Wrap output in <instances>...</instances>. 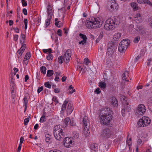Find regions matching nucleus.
<instances>
[{"label": "nucleus", "instance_id": "nucleus-1", "mask_svg": "<svg viewBox=\"0 0 152 152\" xmlns=\"http://www.w3.org/2000/svg\"><path fill=\"white\" fill-rule=\"evenodd\" d=\"M120 20L118 17L108 19L106 21L104 28L106 30H113L116 26L119 25Z\"/></svg>", "mask_w": 152, "mask_h": 152}, {"label": "nucleus", "instance_id": "nucleus-2", "mask_svg": "<svg viewBox=\"0 0 152 152\" xmlns=\"http://www.w3.org/2000/svg\"><path fill=\"white\" fill-rule=\"evenodd\" d=\"M102 22L99 18L93 17L88 20L87 22L86 23V27L88 28H97L100 27L102 24Z\"/></svg>", "mask_w": 152, "mask_h": 152}, {"label": "nucleus", "instance_id": "nucleus-3", "mask_svg": "<svg viewBox=\"0 0 152 152\" xmlns=\"http://www.w3.org/2000/svg\"><path fill=\"white\" fill-rule=\"evenodd\" d=\"M105 112L104 115H101L100 117V121L101 124L104 125L109 124L111 119V111L109 108L105 109Z\"/></svg>", "mask_w": 152, "mask_h": 152}, {"label": "nucleus", "instance_id": "nucleus-4", "mask_svg": "<svg viewBox=\"0 0 152 152\" xmlns=\"http://www.w3.org/2000/svg\"><path fill=\"white\" fill-rule=\"evenodd\" d=\"M60 125H56L53 128V135L55 138L58 140H60L62 138H64V132Z\"/></svg>", "mask_w": 152, "mask_h": 152}, {"label": "nucleus", "instance_id": "nucleus-5", "mask_svg": "<svg viewBox=\"0 0 152 152\" xmlns=\"http://www.w3.org/2000/svg\"><path fill=\"white\" fill-rule=\"evenodd\" d=\"M146 111V108L145 106L143 104H140L137 107L135 114L138 116H142L145 113Z\"/></svg>", "mask_w": 152, "mask_h": 152}, {"label": "nucleus", "instance_id": "nucleus-6", "mask_svg": "<svg viewBox=\"0 0 152 152\" xmlns=\"http://www.w3.org/2000/svg\"><path fill=\"white\" fill-rule=\"evenodd\" d=\"M112 134V133L110 130L106 128L102 130L100 136L103 139H105L110 137Z\"/></svg>", "mask_w": 152, "mask_h": 152}, {"label": "nucleus", "instance_id": "nucleus-7", "mask_svg": "<svg viewBox=\"0 0 152 152\" xmlns=\"http://www.w3.org/2000/svg\"><path fill=\"white\" fill-rule=\"evenodd\" d=\"M64 145L66 148H69L73 146L74 141L72 137H66L64 140Z\"/></svg>", "mask_w": 152, "mask_h": 152}, {"label": "nucleus", "instance_id": "nucleus-8", "mask_svg": "<svg viewBox=\"0 0 152 152\" xmlns=\"http://www.w3.org/2000/svg\"><path fill=\"white\" fill-rule=\"evenodd\" d=\"M20 43L22 44V46L21 48L17 52L18 53L19 55H18V59L21 58L22 54L24 52V50L26 47V44L24 43L25 42V40H20Z\"/></svg>", "mask_w": 152, "mask_h": 152}, {"label": "nucleus", "instance_id": "nucleus-9", "mask_svg": "<svg viewBox=\"0 0 152 152\" xmlns=\"http://www.w3.org/2000/svg\"><path fill=\"white\" fill-rule=\"evenodd\" d=\"M116 0H111L107 3V7L109 10H113L118 9V4L116 3Z\"/></svg>", "mask_w": 152, "mask_h": 152}, {"label": "nucleus", "instance_id": "nucleus-10", "mask_svg": "<svg viewBox=\"0 0 152 152\" xmlns=\"http://www.w3.org/2000/svg\"><path fill=\"white\" fill-rule=\"evenodd\" d=\"M71 56V51L69 49H68L63 57L65 59V62L66 63L69 62Z\"/></svg>", "mask_w": 152, "mask_h": 152}, {"label": "nucleus", "instance_id": "nucleus-11", "mask_svg": "<svg viewBox=\"0 0 152 152\" xmlns=\"http://www.w3.org/2000/svg\"><path fill=\"white\" fill-rule=\"evenodd\" d=\"M120 45H121L127 48L130 44V41L128 39H123L120 43Z\"/></svg>", "mask_w": 152, "mask_h": 152}, {"label": "nucleus", "instance_id": "nucleus-12", "mask_svg": "<svg viewBox=\"0 0 152 152\" xmlns=\"http://www.w3.org/2000/svg\"><path fill=\"white\" fill-rule=\"evenodd\" d=\"M110 102L111 104L114 107H117L118 106V101L115 96H112L111 97Z\"/></svg>", "mask_w": 152, "mask_h": 152}, {"label": "nucleus", "instance_id": "nucleus-13", "mask_svg": "<svg viewBox=\"0 0 152 152\" xmlns=\"http://www.w3.org/2000/svg\"><path fill=\"white\" fill-rule=\"evenodd\" d=\"M107 50V53L109 56H111L113 53L115 49L113 48V46H111V47L108 48Z\"/></svg>", "mask_w": 152, "mask_h": 152}, {"label": "nucleus", "instance_id": "nucleus-14", "mask_svg": "<svg viewBox=\"0 0 152 152\" xmlns=\"http://www.w3.org/2000/svg\"><path fill=\"white\" fill-rule=\"evenodd\" d=\"M142 119L143 120L144 126H147L148 124H149L151 123V120L148 117H143Z\"/></svg>", "mask_w": 152, "mask_h": 152}, {"label": "nucleus", "instance_id": "nucleus-15", "mask_svg": "<svg viewBox=\"0 0 152 152\" xmlns=\"http://www.w3.org/2000/svg\"><path fill=\"white\" fill-rule=\"evenodd\" d=\"M122 107L125 110V111L126 112H129L130 110L131 107L130 105H129L128 102L123 104Z\"/></svg>", "mask_w": 152, "mask_h": 152}, {"label": "nucleus", "instance_id": "nucleus-16", "mask_svg": "<svg viewBox=\"0 0 152 152\" xmlns=\"http://www.w3.org/2000/svg\"><path fill=\"white\" fill-rule=\"evenodd\" d=\"M73 105L70 103H69L67 109V112L68 114H70L72 113L74 108L72 107Z\"/></svg>", "mask_w": 152, "mask_h": 152}, {"label": "nucleus", "instance_id": "nucleus-17", "mask_svg": "<svg viewBox=\"0 0 152 152\" xmlns=\"http://www.w3.org/2000/svg\"><path fill=\"white\" fill-rule=\"evenodd\" d=\"M134 18L135 20L137 23L141 22L142 21L141 16L139 13H138L137 14L135 15Z\"/></svg>", "mask_w": 152, "mask_h": 152}, {"label": "nucleus", "instance_id": "nucleus-18", "mask_svg": "<svg viewBox=\"0 0 152 152\" xmlns=\"http://www.w3.org/2000/svg\"><path fill=\"white\" fill-rule=\"evenodd\" d=\"M127 48L126 47H125L122 45H120V44L119 43L118 48V50L119 51L120 53H122L125 52Z\"/></svg>", "mask_w": 152, "mask_h": 152}, {"label": "nucleus", "instance_id": "nucleus-19", "mask_svg": "<svg viewBox=\"0 0 152 152\" xmlns=\"http://www.w3.org/2000/svg\"><path fill=\"white\" fill-rule=\"evenodd\" d=\"M58 19L56 18L55 20V25L58 27L59 28L61 26H62L63 25V24L62 23H61L60 21H58Z\"/></svg>", "mask_w": 152, "mask_h": 152}, {"label": "nucleus", "instance_id": "nucleus-20", "mask_svg": "<svg viewBox=\"0 0 152 152\" xmlns=\"http://www.w3.org/2000/svg\"><path fill=\"white\" fill-rule=\"evenodd\" d=\"M87 118H88L86 116H85L83 118V123L84 126H87L89 125V121L88 120Z\"/></svg>", "mask_w": 152, "mask_h": 152}, {"label": "nucleus", "instance_id": "nucleus-21", "mask_svg": "<svg viewBox=\"0 0 152 152\" xmlns=\"http://www.w3.org/2000/svg\"><path fill=\"white\" fill-rule=\"evenodd\" d=\"M121 36V34L120 33H118L115 34L113 36L114 40L116 41H118L119 39L120 38Z\"/></svg>", "mask_w": 152, "mask_h": 152}, {"label": "nucleus", "instance_id": "nucleus-22", "mask_svg": "<svg viewBox=\"0 0 152 152\" xmlns=\"http://www.w3.org/2000/svg\"><path fill=\"white\" fill-rule=\"evenodd\" d=\"M131 5L134 11H136L138 9L137 4L136 3L134 2L131 3Z\"/></svg>", "mask_w": 152, "mask_h": 152}, {"label": "nucleus", "instance_id": "nucleus-23", "mask_svg": "<svg viewBox=\"0 0 152 152\" xmlns=\"http://www.w3.org/2000/svg\"><path fill=\"white\" fill-rule=\"evenodd\" d=\"M129 73L127 71H125L124 73L122 75V79L124 80H127L126 79L129 76Z\"/></svg>", "mask_w": 152, "mask_h": 152}, {"label": "nucleus", "instance_id": "nucleus-24", "mask_svg": "<svg viewBox=\"0 0 152 152\" xmlns=\"http://www.w3.org/2000/svg\"><path fill=\"white\" fill-rule=\"evenodd\" d=\"M89 125L87 126H84V133L86 135L90 133V130L89 129Z\"/></svg>", "mask_w": 152, "mask_h": 152}, {"label": "nucleus", "instance_id": "nucleus-25", "mask_svg": "<svg viewBox=\"0 0 152 152\" xmlns=\"http://www.w3.org/2000/svg\"><path fill=\"white\" fill-rule=\"evenodd\" d=\"M138 126L139 127H144V124L143 120L142 118H141L139 119L137 123Z\"/></svg>", "mask_w": 152, "mask_h": 152}, {"label": "nucleus", "instance_id": "nucleus-26", "mask_svg": "<svg viewBox=\"0 0 152 152\" xmlns=\"http://www.w3.org/2000/svg\"><path fill=\"white\" fill-rule=\"evenodd\" d=\"M23 101L24 102V106H25V109H24V112L25 113L26 111V110L27 108V104L28 103V100L27 98L25 97L23 99Z\"/></svg>", "mask_w": 152, "mask_h": 152}, {"label": "nucleus", "instance_id": "nucleus-27", "mask_svg": "<svg viewBox=\"0 0 152 152\" xmlns=\"http://www.w3.org/2000/svg\"><path fill=\"white\" fill-rule=\"evenodd\" d=\"M45 140L46 142H48L51 139V136L49 134H45Z\"/></svg>", "mask_w": 152, "mask_h": 152}, {"label": "nucleus", "instance_id": "nucleus-28", "mask_svg": "<svg viewBox=\"0 0 152 152\" xmlns=\"http://www.w3.org/2000/svg\"><path fill=\"white\" fill-rule=\"evenodd\" d=\"M47 12L48 14V17H50L52 18V8L47 9Z\"/></svg>", "mask_w": 152, "mask_h": 152}, {"label": "nucleus", "instance_id": "nucleus-29", "mask_svg": "<svg viewBox=\"0 0 152 152\" xmlns=\"http://www.w3.org/2000/svg\"><path fill=\"white\" fill-rule=\"evenodd\" d=\"M90 148L91 150L95 151L98 148L97 145L96 144H93L91 145Z\"/></svg>", "mask_w": 152, "mask_h": 152}, {"label": "nucleus", "instance_id": "nucleus-30", "mask_svg": "<svg viewBox=\"0 0 152 152\" xmlns=\"http://www.w3.org/2000/svg\"><path fill=\"white\" fill-rule=\"evenodd\" d=\"M68 103V102L66 100H65L63 103L61 108V111H64L65 110L66 108V104Z\"/></svg>", "mask_w": 152, "mask_h": 152}, {"label": "nucleus", "instance_id": "nucleus-31", "mask_svg": "<svg viewBox=\"0 0 152 152\" xmlns=\"http://www.w3.org/2000/svg\"><path fill=\"white\" fill-rule=\"evenodd\" d=\"M99 87L103 89L105 88L106 87V84L104 82H100L99 83Z\"/></svg>", "mask_w": 152, "mask_h": 152}, {"label": "nucleus", "instance_id": "nucleus-32", "mask_svg": "<svg viewBox=\"0 0 152 152\" xmlns=\"http://www.w3.org/2000/svg\"><path fill=\"white\" fill-rule=\"evenodd\" d=\"M53 70H48L47 72V76L48 77H50L53 75Z\"/></svg>", "mask_w": 152, "mask_h": 152}, {"label": "nucleus", "instance_id": "nucleus-33", "mask_svg": "<svg viewBox=\"0 0 152 152\" xmlns=\"http://www.w3.org/2000/svg\"><path fill=\"white\" fill-rule=\"evenodd\" d=\"M65 59L62 56H59L58 58V63L60 64H62L63 61L65 62Z\"/></svg>", "mask_w": 152, "mask_h": 152}, {"label": "nucleus", "instance_id": "nucleus-34", "mask_svg": "<svg viewBox=\"0 0 152 152\" xmlns=\"http://www.w3.org/2000/svg\"><path fill=\"white\" fill-rule=\"evenodd\" d=\"M31 56V55L29 53H27L26 54L25 58H24V61L29 59Z\"/></svg>", "mask_w": 152, "mask_h": 152}, {"label": "nucleus", "instance_id": "nucleus-35", "mask_svg": "<svg viewBox=\"0 0 152 152\" xmlns=\"http://www.w3.org/2000/svg\"><path fill=\"white\" fill-rule=\"evenodd\" d=\"M132 139L131 138H129V136H128L126 140V143L129 146H130L132 145Z\"/></svg>", "mask_w": 152, "mask_h": 152}, {"label": "nucleus", "instance_id": "nucleus-36", "mask_svg": "<svg viewBox=\"0 0 152 152\" xmlns=\"http://www.w3.org/2000/svg\"><path fill=\"white\" fill-rule=\"evenodd\" d=\"M46 68L44 66H42L40 67V71L41 73H43L44 74H45L46 73Z\"/></svg>", "mask_w": 152, "mask_h": 152}, {"label": "nucleus", "instance_id": "nucleus-37", "mask_svg": "<svg viewBox=\"0 0 152 152\" xmlns=\"http://www.w3.org/2000/svg\"><path fill=\"white\" fill-rule=\"evenodd\" d=\"M45 118V116L43 114L42 116L40 118V119L39 120V121L41 123H43L45 122L46 121Z\"/></svg>", "mask_w": 152, "mask_h": 152}, {"label": "nucleus", "instance_id": "nucleus-38", "mask_svg": "<svg viewBox=\"0 0 152 152\" xmlns=\"http://www.w3.org/2000/svg\"><path fill=\"white\" fill-rule=\"evenodd\" d=\"M79 36L83 39V40L86 41L87 40V38L85 35L80 33L79 34Z\"/></svg>", "mask_w": 152, "mask_h": 152}, {"label": "nucleus", "instance_id": "nucleus-39", "mask_svg": "<svg viewBox=\"0 0 152 152\" xmlns=\"http://www.w3.org/2000/svg\"><path fill=\"white\" fill-rule=\"evenodd\" d=\"M69 124L70 126H73L76 125V123L75 122L73 119H71L70 120Z\"/></svg>", "mask_w": 152, "mask_h": 152}, {"label": "nucleus", "instance_id": "nucleus-40", "mask_svg": "<svg viewBox=\"0 0 152 152\" xmlns=\"http://www.w3.org/2000/svg\"><path fill=\"white\" fill-rule=\"evenodd\" d=\"M31 116V115L29 114L28 115V117L24 119V122L25 125H26L29 121V118Z\"/></svg>", "mask_w": 152, "mask_h": 152}, {"label": "nucleus", "instance_id": "nucleus-41", "mask_svg": "<svg viewBox=\"0 0 152 152\" xmlns=\"http://www.w3.org/2000/svg\"><path fill=\"white\" fill-rule=\"evenodd\" d=\"M49 18L45 20V24L46 27H47L50 24V20L51 19L50 17H48Z\"/></svg>", "mask_w": 152, "mask_h": 152}, {"label": "nucleus", "instance_id": "nucleus-42", "mask_svg": "<svg viewBox=\"0 0 152 152\" xmlns=\"http://www.w3.org/2000/svg\"><path fill=\"white\" fill-rule=\"evenodd\" d=\"M44 85L46 87L49 88H51V85L50 84L49 82H47L44 83Z\"/></svg>", "mask_w": 152, "mask_h": 152}, {"label": "nucleus", "instance_id": "nucleus-43", "mask_svg": "<svg viewBox=\"0 0 152 152\" xmlns=\"http://www.w3.org/2000/svg\"><path fill=\"white\" fill-rule=\"evenodd\" d=\"M48 60H51L53 59V56L51 53H49L46 57Z\"/></svg>", "mask_w": 152, "mask_h": 152}, {"label": "nucleus", "instance_id": "nucleus-44", "mask_svg": "<svg viewBox=\"0 0 152 152\" xmlns=\"http://www.w3.org/2000/svg\"><path fill=\"white\" fill-rule=\"evenodd\" d=\"M70 118L69 117H67L64 119V124L66 126H67L68 125V124L69 122L70 121Z\"/></svg>", "mask_w": 152, "mask_h": 152}, {"label": "nucleus", "instance_id": "nucleus-45", "mask_svg": "<svg viewBox=\"0 0 152 152\" xmlns=\"http://www.w3.org/2000/svg\"><path fill=\"white\" fill-rule=\"evenodd\" d=\"M140 39V37L139 36H137L134 38L133 42L135 43H137L139 41Z\"/></svg>", "mask_w": 152, "mask_h": 152}, {"label": "nucleus", "instance_id": "nucleus-46", "mask_svg": "<svg viewBox=\"0 0 152 152\" xmlns=\"http://www.w3.org/2000/svg\"><path fill=\"white\" fill-rule=\"evenodd\" d=\"M24 24H25V28L26 29L27 27V24H28V20L26 18H25L24 20Z\"/></svg>", "mask_w": 152, "mask_h": 152}, {"label": "nucleus", "instance_id": "nucleus-47", "mask_svg": "<svg viewBox=\"0 0 152 152\" xmlns=\"http://www.w3.org/2000/svg\"><path fill=\"white\" fill-rule=\"evenodd\" d=\"M21 1L23 7H25L27 5V4L25 0H21Z\"/></svg>", "mask_w": 152, "mask_h": 152}, {"label": "nucleus", "instance_id": "nucleus-48", "mask_svg": "<svg viewBox=\"0 0 152 152\" xmlns=\"http://www.w3.org/2000/svg\"><path fill=\"white\" fill-rule=\"evenodd\" d=\"M54 75L56 77L55 78V80L56 81L58 82L59 81V77H58V76L57 75V74H56L55 73L54 74Z\"/></svg>", "mask_w": 152, "mask_h": 152}, {"label": "nucleus", "instance_id": "nucleus-49", "mask_svg": "<svg viewBox=\"0 0 152 152\" xmlns=\"http://www.w3.org/2000/svg\"><path fill=\"white\" fill-rule=\"evenodd\" d=\"M18 36L17 34L13 35V39L14 41H16L18 39Z\"/></svg>", "mask_w": 152, "mask_h": 152}, {"label": "nucleus", "instance_id": "nucleus-50", "mask_svg": "<svg viewBox=\"0 0 152 152\" xmlns=\"http://www.w3.org/2000/svg\"><path fill=\"white\" fill-rule=\"evenodd\" d=\"M10 85L11 86H12L11 88V89H12V88H13V89H14V86H15V83H14V82H12L11 83H10Z\"/></svg>", "mask_w": 152, "mask_h": 152}, {"label": "nucleus", "instance_id": "nucleus-51", "mask_svg": "<svg viewBox=\"0 0 152 152\" xmlns=\"http://www.w3.org/2000/svg\"><path fill=\"white\" fill-rule=\"evenodd\" d=\"M124 102H123V104L126 103L127 102V98L125 96H124L122 98Z\"/></svg>", "mask_w": 152, "mask_h": 152}, {"label": "nucleus", "instance_id": "nucleus-52", "mask_svg": "<svg viewBox=\"0 0 152 152\" xmlns=\"http://www.w3.org/2000/svg\"><path fill=\"white\" fill-rule=\"evenodd\" d=\"M57 34L60 37L62 36V31L61 29L58 30L57 31Z\"/></svg>", "mask_w": 152, "mask_h": 152}, {"label": "nucleus", "instance_id": "nucleus-53", "mask_svg": "<svg viewBox=\"0 0 152 152\" xmlns=\"http://www.w3.org/2000/svg\"><path fill=\"white\" fill-rule=\"evenodd\" d=\"M95 93H96L97 94H100L101 92V91L99 88H97L94 91Z\"/></svg>", "mask_w": 152, "mask_h": 152}, {"label": "nucleus", "instance_id": "nucleus-54", "mask_svg": "<svg viewBox=\"0 0 152 152\" xmlns=\"http://www.w3.org/2000/svg\"><path fill=\"white\" fill-rule=\"evenodd\" d=\"M43 89V87L42 86L38 88L37 90V92L38 93H40Z\"/></svg>", "mask_w": 152, "mask_h": 152}, {"label": "nucleus", "instance_id": "nucleus-55", "mask_svg": "<svg viewBox=\"0 0 152 152\" xmlns=\"http://www.w3.org/2000/svg\"><path fill=\"white\" fill-rule=\"evenodd\" d=\"M121 112V114H122V115L123 116H124L125 115V113L126 112L125 110L122 108Z\"/></svg>", "mask_w": 152, "mask_h": 152}, {"label": "nucleus", "instance_id": "nucleus-56", "mask_svg": "<svg viewBox=\"0 0 152 152\" xmlns=\"http://www.w3.org/2000/svg\"><path fill=\"white\" fill-rule=\"evenodd\" d=\"M20 37H21V38L23 40H25L26 39V36L23 34H21L20 35Z\"/></svg>", "mask_w": 152, "mask_h": 152}, {"label": "nucleus", "instance_id": "nucleus-57", "mask_svg": "<svg viewBox=\"0 0 152 152\" xmlns=\"http://www.w3.org/2000/svg\"><path fill=\"white\" fill-rule=\"evenodd\" d=\"M23 12L24 14L25 15H27V10L26 8H23Z\"/></svg>", "mask_w": 152, "mask_h": 152}, {"label": "nucleus", "instance_id": "nucleus-58", "mask_svg": "<svg viewBox=\"0 0 152 152\" xmlns=\"http://www.w3.org/2000/svg\"><path fill=\"white\" fill-rule=\"evenodd\" d=\"M143 0V3L144 4L147 3L148 4H151V3L148 0Z\"/></svg>", "mask_w": 152, "mask_h": 152}, {"label": "nucleus", "instance_id": "nucleus-59", "mask_svg": "<svg viewBox=\"0 0 152 152\" xmlns=\"http://www.w3.org/2000/svg\"><path fill=\"white\" fill-rule=\"evenodd\" d=\"M54 91L55 93H58L60 92V89L59 88H55Z\"/></svg>", "mask_w": 152, "mask_h": 152}, {"label": "nucleus", "instance_id": "nucleus-60", "mask_svg": "<svg viewBox=\"0 0 152 152\" xmlns=\"http://www.w3.org/2000/svg\"><path fill=\"white\" fill-rule=\"evenodd\" d=\"M86 42V41H85V40H83L81 41L80 42H79V44H82L83 45L85 44Z\"/></svg>", "mask_w": 152, "mask_h": 152}, {"label": "nucleus", "instance_id": "nucleus-61", "mask_svg": "<svg viewBox=\"0 0 152 152\" xmlns=\"http://www.w3.org/2000/svg\"><path fill=\"white\" fill-rule=\"evenodd\" d=\"M24 138L23 137H21L20 139V142L19 144H21L22 145V143H23V141H24Z\"/></svg>", "mask_w": 152, "mask_h": 152}, {"label": "nucleus", "instance_id": "nucleus-62", "mask_svg": "<svg viewBox=\"0 0 152 152\" xmlns=\"http://www.w3.org/2000/svg\"><path fill=\"white\" fill-rule=\"evenodd\" d=\"M13 29L14 30L15 32L17 33H19V29L18 28H13Z\"/></svg>", "mask_w": 152, "mask_h": 152}, {"label": "nucleus", "instance_id": "nucleus-63", "mask_svg": "<svg viewBox=\"0 0 152 152\" xmlns=\"http://www.w3.org/2000/svg\"><path fill=\"white\" fill-rule=\"evenodd\" d=\"M139 31L140 32V33L142 34H143L145 33L144 30H143L142 29H140Z\"/></svg>", "mask_w": 152, "mask_h": 152}, {"label": "nucleus", "instance_id": "nucleus-64", "mask_svg": "<svg viewBox=\"0 0 152 152\" xmlns=\"http://www.w3.org/2000/svg\"><path fill=\"white\" fill-rule=\"evenodd\" d=\"M39 127V125L38 124H35V125L34 126V129H35L37 130V129Z\"/></svg>", "mask_w": 152, "mask_h": 152}]
</instances>
